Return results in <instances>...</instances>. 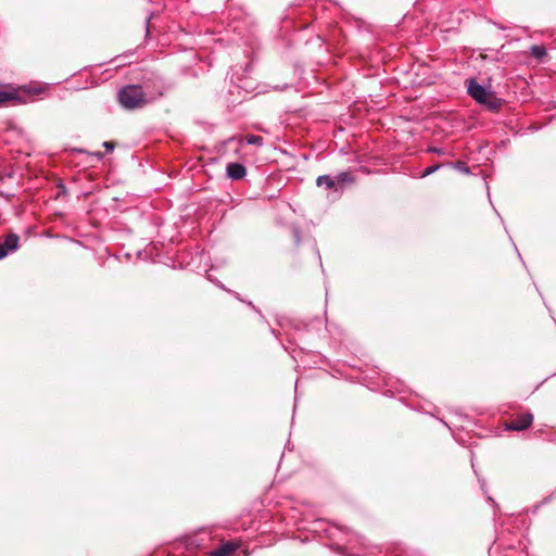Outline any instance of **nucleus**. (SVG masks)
<instances>
[{
  "mask_svg": "<svg viewBox=\"0 0 556 556\" xmlns=\"http://www.w3.org/2000/svg\"><path fill=\"white\" fill-rule=\"evenodd\" d=\"M117 101L125 110H137L143 108L149 99L140 85H126L117 92Z\"/></svg>",
  "mask_w": 556,
  "mask_h": 556,
  "instance_id": "f257e3e1",
  "label": "nucleus"
},
{
  "mask_svg": "<svg viewBox=\"0 0 556 556\" xmlns=\"http://www.w3.org/2000/svg\"><path fill=\"white\" fill-rule=\"evenodd\" d=\"M468 94L480 104L495 111L502 106V100L498 99L490 89L478 84L473 78L468 80Z\"/></svg>",
  "mask_w": 556,
  "mask_h": 556,
  "instance_id": "f03ea898",
  "label": "nucleus"
},
{
  "mask_svg": "<svg viewBox=\"0 0 556 556\" xmlns=\"http://www.w3.org/2000/svg\"><path fill=\"white\" fill-rule=\"evenodd\" d=\"M533 415L529 412L517 415L515 418L506 422L507 430L523 431L531 427Z\"/></svg>",
  "mask_w": 556,
  "mask_h": 556,
  "instance_id": "7ed1b4c3",
  "label": "nucleus"
},
{
  "mask_svg": "<svg viewBox=\"0 0 556 556\" xmlns=\"http://www.w3.org/2000/svg\"><path fill=\"white\" fill-rule=\"evenodd\" d=\"M226 173L232 180H239L247 175V168L243 164L233 162L227 165Z\"/></svg>",
  "mask_w": 556,
  "mask_h": 556,
  "instance_id": "20e7f679",
  "label": "nucleus"
},
{
  "mask_svg": "<svg viewBox=\"0 0 556 556\" xmlns=\"http://www.w3.org/2000/svg\"><path fill=\"white\" fill-rule=\"evenodd\" d=\"M336 185H337V192L342 193L344 188L348 185H351L354 182V177L350 172H341L337 176H334Z\"/></svg>",
  "mask_w": 556,
  "mask_h": 556,
  "instance_id": "39448f33",
  "label": "nucleus"
},
{
  "mask_svg": "<svg viewBox=\"0 0 556 556\" xmlns=\"http://www.w3.org/2000/svg\"><path fill=\"white\" fill-rule=\"evenodd\" d=\"M336 179L334 177L330 176V175H321V176H318L317 179H316V185L318 187H325V189L327 190H333L334 192H337V185H336Z\"/></svg>",
  "mask_w": 556,
  "mask_h": 556,
  "instance_id": "423d86ee",
  "label": "nucleus"
},
{
  "mask_svg": "<svg viewBox=\"0 0 556 556\" xmlns=\"http://www.w3.org/2000/svg\"><path fill=\"white\" fill-rule=\"evenodd\" d=\"M237 546L232 542H226L222 544L218 548L212 551L211 556H229L231 553L236 551Z\"/></svg>",
  "mask_w": 556,
  "mask_h": 556,
  "instance_id": "0eeeda50",
  "label": "nucleus"
},
{
  "mask_svg": "<svg viewBox=\"0 0 556 556\" xmlns=\"http://www.w3.org/2000/svg\"><path fill=\"white\" fill-rule=\"evenodd\" d=\"M2 242L8 252H14L18 248L20 237L16 233L8 235Z\"/></svg>",
  "mask_w": 556,
  "mask_h": 556,
  "instance_id": "6e6552de",
  "label": "nucleus"
},
{
  "mask_svg": "<svg viewBox=\"0 0 556 556\" xmlns=\"http://www.w3.org/2000/svg\"><path fill=\"white\" fill-rule=\"evenodd\" d=\"M9 101L20 102V97L15 89L0 90V106Z\"/></svg>",
  "mask_w": 556,
  "mask_h": 556,
  "instance_id": "1a4fd4ad",
  "label": "nucleus"
},
{
  "mask_svg": "<svg viewBox=\"0 0 556 556\" xmlns=\"http://www.w3.org/2000/svg\"><path fill=\"white\" fill-rule=\"evenodd\" d=\"M530 52L531 54L535 58V59H539L541 60L543 56L546 55V49L544 46H540V45H534L530 48Z\"/></svg>",
  "mask_w": 556,
  "mask_h": 556,
  "instance_id": "9d476101",
  "label": "nucleus"
},
{
  "mask_svg": "<svg viewBox=\"0 0 556 556\" xmlns=\"http://www.w3.org/2000/svg\"><path fill=\"white\" fill-rule=\"evenodd\" d=\"M245 142L250 146H257V147H261L263 146V137L261 136H257V135H248L245 137Z\"/></svg>",
  "mask_w": 556,
  "mask_h": 556,
  "instance_id": "9b49d317",
  "label": "nucleus"
},
{
  "mask_svg": "<svg viewBox=\"0 0 556 556\" xmlns=\"http://www.w3.org/2000/svg\"><path fill=\"white\" fill-rule=\"evenodd\" d=\"M440 167H441L440 164H435V165L425 168V170L421 174V177L424 178V177L430 176L431 174L435 173Z\"/></svg>",
  "mask_w": 556,
  "mask_h": 556,
  "instance_id": "f8f14e48",
  "label": "nucleus"
},
{
  "mask_svg": "<svg viewBox=\"0 0 556 556\" xmlns=\"http://www.w3.org/2000/svg\"><path fill=\"white\" fill-rule=\"evenodd\" d=\"M456 168H458L459 170H462L463 173H466V174H468L470 172L469 168L463 162H457Z\"/></svg>",
  "mask_w": 556,
  "mask_h": 556,
  "instance_id": "ddd939ff",
  "label": "nucleus"
},
{
  "mask_svg": "<svg viewBox=\"0 0 556 556\" xmlns=\"http://www.w3.org/2000/svg\"><path fill=\"white\" fill-rule=\"evenodd\" d=\"M153 17V13H150L147 18H146V33H147V36L149 35L150 33V22Z\"/></svg>",
  "mask_w": 556,
  "mask_h": 556,
  "instance_id": "4468645a",
  "label": "nucleus"
},
{
  "mask_svg": "<svg viewBox=\"0 0 556 556\" xmlns=\"http://www.w3.org/2000/svg\"><path fill=\"white\" fill-rule=\"evenodd\" d=\"M8 254V250L4 245H2V242L0 241V260L4 258Z\"/></svg>",
  "mask_w": 556,
  "mask_h": 556,
  "instance_id": "2eb2a0df",
  "label": "nucleus"
},
{
  "mask_svg": "<svg viewBox=\"0 0 556 556\" xmlns=\"http://www.w3.org/2000/svg\"><path fill=\"white\" fill-rule=\"evenodd\" d=\"M103 147L106 149V151L112 152L114 150V143L111 141H104Z\"/></svg>",
  "mask_w": 556,
  "mask_h": 556,
  "instance_id": "dca6fc26",
  "label": "nucleus"
},
{
  "mask_svg": "<svg viewBox=\"0 0 556 556\" xmlns=\"http://www.w3.org/2000/svg\"><path fill=\"white\" fill-rule=\"evenodd\" d=\"M428 151L437 154H442V150L439 148H429Z\"/></svg>",
  "mask_w": 556,
  "mask_h": 556,
  "instance_id": "f3484780",
  "label": "nucleus"
},
{
  "mask_svg": "<svg viewBox=\"0 0 556 556\" xmlns=\"http://www.w3.org/2000/svg\"><path fill=\"white\" fill-rule=\"evenodd\" d=\"M93 155H96L98 159H102L103 157V153L102 152H96V153H93Z\"/></svg>",
  "mask_w": 556,
  "mask_h": 556,
  "instance_id": "a211bd4d",
  "label": "nucleus"
}]
</instances>
